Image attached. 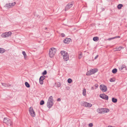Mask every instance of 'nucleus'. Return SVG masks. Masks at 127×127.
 Instances as JSON below:
<instances>
[{
	"label": "nucleus",
	"instance_id": "39",
	"mask_svg": "<svg viewBox=\"0 0 127 127\" xmlns=\"http://www.w3.org/2000/svg\"><path fill=\"white\" fill-rule=\"evenodd\" d=\"M114 37L115 38H120V36H117Z\"/></svg>",
	"mask_w": 127,
	"mask_h": 127
},
{
	"label": "nucleus",
	"instance_id": "20",
	"mask_svg": "<svg viewBox=\"0 0 127 127\" xmlns=\"http://www.w3.org/2000/svg\"><path fill=\"white\" fill-rule=\"evenodd\" d=\"M112 101L114 103H116L117 102V100L116 98L113 97L112 98Z\"/></svg>",
	"mask_w": 127,
	"mask_h": 127
},
{
	"label": "nucleus",
	"instance_id": "45",
	"mask_svg": "<svg viewBox=\"0 0 127 127\" xmlns=\"http://www.w3.org/2000/svg\"><path fill=\"white\" fill-rule=\"evenodd\" d=\"M47 29V28H45V29Z\"/></svg>",
	"mask_w": 127,
	"mask_h": 127
},
{
	"label": "nucleus",
	"instance_id": "35",
	"mask_svg": "<svg viewBox=\"0 0 127 127\" xmlns=\"http://www.w3.org/2000/svg\"><path fill=\"white\" fill-rule=\"evenodd\" d=\"M93 125L92 123H90L89 124V126L90 127H92L93 126Z\"/></svg>",
	"mask_w": 127,
	"mask_h": 127
},
{
	"label": "nucleus",
	"instance_id": "5",
	"mask_svg": "<svg viewBox=\"0 0 127 127\" xmlns=\"http://www.w3.org/2000/svg\"><path fill=\"white\" fill-rule=\"evenodd\" d=\"M98 70L97 69H94L90 70V72H88L86 73L87 75H90L91 74L95 73L97 72Z\"/></svg>",
	"mask_w": 127,
	"mask_h": 127
},
{
	"label": "nucleus",
	"instance_id": "14",
	"mask_svg": "<svg viewBox=\"0 0 127 127\" xmlns=\"http://www.w3.org/2000/svg\"><path fill=\"white\" fill-rule=\"evenodd\" d=\"M103 113H105L108 112L109 110L107 108H102Z\"/></svg>",
	"mask_w": 127,
	"mask_h": 127
},
{
	"label": "nucleus",
	"instance_id": "10",
	"mask_svg": "<svg viewBox=\"0 0 127 127\" xmlns=\"http://www.w3.org/2000/svg\"><path fill=\"white\" fill-rule=\"evenodd\" d=\"M46 77L44 75L40 77L39 79V82L40 84L41 85L43 84V80Z\"/></svg>",
	"mask_w": 127,
	"mask_h": 127
},
{
	"label": "nucleus",
	"instance_id": "37",
	"mask_svg": "<svg viewBox=\"0 0 127 127\" xmlns=\"http://www.w3.org/2000/svg\"><path fill=\"white\" fill-rule=\"evenodd\" d=\"M61 36L62 37H64L65 36V35L64 33H62L61 34Z\"/></svg>",
	"mask_w": 127,
	"mask_h": 127
},
{
	"label": "nucleus",
	"instance_id": "18",
	"mask_svg": "<svg viewBox=\"0 0 127 127\" xmlns=\"http://www.w3.org/2000/svg\"><path fill=\"white\" fill-rule=\"evenodd\" d=\"M2 85L5 87H8L10 86V85L8 84H6L5 83H1Z\"/></svg>",
	"mask_w": 127,
	"mask_h": 127
},
{
	"label": "nucleus",
	"instance_id": "7",
	"mask_svg": "<svg viewBox=\"0 0 127 127\" xmlns=\"http://www.w3.org/2000/svg\"><path fill=\"white\" fill-rule=\"evenodd\" d=\"M30 114L32 117H34L35 116V112L34 111L32 108L31 107L29 109Z\"/></svg>",
	"mask_w": 127,
	"mask_h": 127
},
{
	"label": "nucleus",
	"instance_id": "44",
	"mask_svg": "<svg viewBox=\"0 0 127 127\" xmlns=\"http://www.w3.org/2000/svg\"><path fill=\"white\" fill-rule=\"evenodd\" d=\"M108 127H113L111 126H109Z\"/></svg>",
	"mask_w": 127,
	"mask_h": 127
},
{
	"label": "nucleus",
	"instance_id": "4",
	"mask_svg": "<svg viewBox=\"0 0 127 127\" xmlns=\"http://www.w3.org/2000/svg\"><path fill=\"white\" fill-rule=\"evenodd\" d=\"M3 122L8 125L11 126L12 125V120L8 118H4L3 120Z\"/></svg>",
	"mask_w": 127,
	"mask_h": 127
},
{
	"label": "nucleus",
	"instance_id": "1",
	"mask_svg": "<svg viewBox=\"0 0 127 127\" xmlns=\"http://www.w3.org/2000/svg\"><path fill=\"white\" fill-rule=\"evenodd\" d=\"M53 99L52 96H50L48 99L47 103V106L48 108H50L53 105Z\"/></svg>",
	"mask_w": 127,
	"mask_h": 127
},
{
	"label": "nucleus",
	"instance_id": "31",
	"mask_svg": "<svg viewBox=\"0 0 127 127\" xmlns=\"http://www.w3.org/2000/svg\"><path fill=\"white\" fill-rule=\"evenodd\" d=\"M72 81V80L70 78H69L67 80L68 82L69 83H70Z\"/></svg>",
	"mask_w": 127,
	"mask_h": 127
},
{
	"label": "nucleus",
	"instance_id": "23",
	"mask_svg": "<svg viewBox=\"0 0 127 127\" xmlns=\"http://www.w3.org/2000/svg\"><path fill=\"white\" fill-rule=\"evenodd\" d=\"M16 2H14L13 3H10V6L11 7H12L14 6L16 4Z\"/></svg>",
	"mask_w": 127,
	"mask_h": 127
},
{
	"label": "nucleus",
	"instance_id": "30",
	"mask_svg": "<svg viewBox=\"0 0 127 127\" xmlns=\"http://www.w3.org/2000/svg\"><path fill=\"white\" fill-rule=\"evenodd\" d=\"M122 48H122V47H117V48H116V50L117 51H120Z\"/></svg>",
	"mask_w": 127,
	"mask_h": 127
},
{
	"label": "nucleus",
	"instance_id": "28",
	"mask_svg": "<svg viewBox=\"0 0 127 127\" xmlns=\"http://www.w3.org/2000/svg\"><path fill=\"white\" fill-rule=\"evenodd\" d=\"M92 106V105L91 103H88L87 102V104L86 107H91Z\"/></svg>",
	"mask_w": 127,
	"mask_h": 127
},
{
	"label": "nucleus",
	"instance_id": "13",
	"mask_svg": "<svg viewBox=\"0 0 127 127\" xmlns=\"http://www.w3.org/2000/svg\"><path fill=\"white\" fill-rule=\"evenodd\" d=\"M71 39L70 38H66L64 40L63 42L65 43H69L70 41H71Z\"/></svg>",
	"mask_w": 127,
	"mask_h": 127
},
{
	"label": "nucleus",
	"instance_id": "12",
	"mask_svg": "<svg viewBox=\"0 0 127 127\" xmlns=\"http://www.w3.org/2000/svg\"><path fill=\"white\" fill-rule=\"evenodd\" d=\"M73 5V3H68L65 7V11L67 10L68 9L71 8L72 6Z\"/></svg>",
	"mask_w": 127,
	"mask_h": 127
},
{
	"label": "nucleus",
	"instance_id": "43",
	"mask_svg": "<svg viewBox=\"0 0 127 127\" xmlns=\"http://www.w3.org/2000/svg\"><path fill=\"white\" fill-rule=\"evenodd\" d=\"M91 89L92 90H93L94 89V87H92Z\"/></svg>",
	"mask_w": 127,
	"mask_h": 127
},
{
	"label": "nucleus",
	"instance_id": "27",
	"mask_svg": "<svg viewBox=\"0 0 127 127\" xmlns=\"http://www.w3.org/2000/svg\"><path fill=\"white\" fill-rule=\"evenodd\" d=\"M82 53L80 52L79 54L78 58L80 59L82 57Z\"/></svg>",
	"mask_w": 127,
	"mask_h": 127
},
{
	"label": "nucleus",
	"instance_id": "2",
	"mask_svg": "<svg viewBox=\"0 0 127 127\" xmlns=\"http://www.w3.org/2000/svg\"><path fill=\"white\" fill-rule=\"evenodd\" d=\"M61 53L63 56L64 60L66 61H67L69 59V55L67 53L64 51H62Z\"/></svg>",
	"mask_w": 127,
	"mask_h": 127
},
{
	"label": "nucleus",
	"instance_id": "41",
	"mask_svg": "<svg viewBox=\"0 0 127 127\" xmlns=\"http://www.w3.org/2000/svg\"><path fill=\"white\" fill-rule=\"evenodd\" d=\"M95 86L96 87L95 89L96 88L98 87V85L97 84H95Z\"/></svg>",
	"mask_w": 127,
	"mask_h": 127
},
{
	"label": "nucleus",
	"instance_id": "40",
	"mask_svg": "<svg viewBox=\"0 0 127 127\" xmlns=\"http://www.w3.org/2000/svg\"><path fill=\"white\" fill-rule=\"evenodd\" d=\"M98 55H96L95 57V59H96L98 57Z\"/></svg>",
	"mask_w": 127,
	"mask_h": 127
},
{
	"label": "nucleus",
	"instance_id": "11",
	"mask_svg": "<svg viewBox=\"0 0 127 127\" xmlns=\"http://www.w3.org/2000/svg\"><path fill=\"white\" fill-rule=\"evenodd\" d=\"M100 90L103 92H105L107 91L106 87L104 85H100Z\"/></svg>",
	"mask_w": 127,
	"mask_h": 127
},
{
	"label": "nucleus",
	"instance_id": "29",
	"mask_svg": "<svg viewBox=\"0 0 127 127\" xmlns=\"http://www.w3.org/2000/svg\"><path fill=\"white\" fill-rule=\"evenodd\" d=\"M87 102H84L82 103V105L83 106L86 107Z\"/></svg>",
	"mask_w": 127,
	"mask_h": 127
},
{
	"label": "nucleus",
	"instance_id": "17",
	"mask_svg": "<svg viewBox=\"0 0 127 127\" xmlns=\"http://www.w3.org/2000/svg\"><path fill=\"white\" fill-rule=\"evenodd\" d=\"M93 40L95 41H97L99 40V37L97 36L94 37Z\"/></svg>",
	"mask_w": 127,
	"mask_h": 127
},
{
	"label": "nucleus",
	"instance_id": "38",
	"mask_svg": "<svg viewBox=\"0 0 127 127\" xmlns=\"http://www.w3.org/2000/svg\"><path fill=\"white\" fill-rule=\"evenodd\" d=\"M61 100V99L60 98H58L57 99V101H60Z\"/></svg>",
	"mask_w": 127,
	"mask_h": 127
},
{
	"label": "nucleus",
	"instance_id": "26",
	"mask_svg": "<svg viewBox=\"0 0 127 127\" xmlns=\"http://www.w3.org/2000/svg\"><path fill=\"white\" fill-rule=\"evenodd\" d=\"M86 90L85 89H84L83 90V95L85 96L86 95Z\"/></svg>",
	"mask_w": 127,
	"mask_h": 127
},
{
	"label": "nucleus",
	"instance_id": "22",
	"mask_svg": "<svg viewBox=\"0 0 127 127\" xmlns=\"http://www.w3.org/2000/svg\"><path fill=\"white\" fill-rule=\"evenodd\" d=\"M117 71V70L116 68H115L113 69L112 71V72L114 74L116 73Z\"/></svg>",
	"mask_w": 127,
	"mask_h": 127
},
{
	"label": "nucleus",
	"instance_id": "25",
	"mask_svg": "<svg viewBox=\"0 0 127 127\" xmlns=\"http://www.w3.org/2000/svg\"><path fill=\"white\" fill-rule=\"evenodd\" d=\"M25 84L27 88H29L30 87V85L27 82H26L25 83Z\"/></svg>",
	"mask_w": 127,
	"mask_h": 127
},
{
	"label": "nucleus",
	"instance_id": "8",
	"mask_svg": "<svg viewBox=\"0 0 127 127\" xmlns=\"http://www.w3.org/2000/svg\"><path fill=\"white\" fill-rule=\"evenodd\" d=\"M12 33L10 32H5L2 33L1 35V36L3 37H8L9 36L11 35Z\"/></svg>",
	"mask_w": 127,
	"mask_h": 127
},
{
	"label": "nucleus",
	"instance_id": "16",
	"mask_svg": "<svg viewBox=\"0 0 127 127\" xmlns=\"http://www.w3.org/2000/svg\"><path fill=\"white\" fill-rule=\"evenodd\" d=\"M10 3H6L4 6V7L8 9H9L11 8L10 6Z\"/></svg>",
	"mask_w": 127,
	"mask_h": 127
},
{
	"label": "nucleus",
	"instance_id": "6",
	"mask_svg": "<svg viewBox=\"0 0 127 127\" xmlns=\"http://www.w3.org/2000/svg\"><path fill=\"white\" fill-rule=\"evenodd\" d=\"M119 70L122 72L125 71L126 70L127 71V69L126 66L124 65H122L121 66L119 67Z\"/></svg>",
	"mask_w": 127,
	"mask_h": 127
},
{
	"label": "nucleus",
	"instance_id": "33",
	"mask_svg": "<svg viewBox=\"0 0 127 127\" xmlns=\"http://www.w3.org/2000/svg\"><path fill=\"white\" fill-rule=\"evenodd\" d=\"M44 103V102L43 100H41V101L40 102V104L41 105H43Z\"/></svg>",
	"mask_w": 127,
	"mask_h": 127
},
{
	"label": "nucleus",
	"instance_id": "21",
	"mask_svg": "<svg viewBox=\"0 0 127 127\" xmlns=\"http://www.w3.org/2000/svg\"><path fill=\"white\" fill-rule=\"evenodd\" d=\"M123 5L122 4H119L117 6V8L119 9H120L123 6Z\"/></svg>",
	"mask_w": 127,
	"mask_h": 127
},
{
	"label": "nucleus",
	"instance_id": "36",
	"mask_svg": "<svg viewBox=\"0 0 127 127\" xmlns=\"http://www.w3.org/2000/svg\"><path fill=\"white\" fill-rule=\"evenodd\" d=\"M115 38L114 37H112V38H109L108 39V40H112V39H115Z\"/></svg>",
	"mask_w": 127,
	"mask_h": 127
},
{
	"label": "nucleus",
	"instance_id": "3",
	"mask_svg": "<svg viewBox=\"0 0 127 127\" xmlns=\"http://www.w3.org/2000/svg\"><path fill=\"white\" fill-rule=\"evenodd\" d=\"M49 55L51 58L53 57L56 51V49L54 48H52L49 50Z\"/></svg>",
	"mask_w": 127,
	"mask_h": 127
},
{
	"label": "nucleus",
	"instance_id": "42",
	"mask_svg": "<svg viewBox=\"0 0 127 127\" xmlns=\"http://www.w3.org/2000/svg\"><path fill=\"white\" fill-rule=\"evenodd\" d=\"M61 85L60 83H59V85H58V87H59Z\"/></svg>",
	"mask_w": 127,
	"mask_h": 127
},
{
	"label": "nucleus",
	"instance_id": "15",
	"mask_svg": "<svg viewBox=\"0 0 127 127\" xmlns=\"http://www.w3.org/2000/svg\"><path fill=\"white\" fill-rule=\"evenodd\" d=\"M102 108H98L97 110V112L99 113H102Z\"/></svg>",
	"mask_w": 127,
	"mask_h": 127
},
{
	"label": "nucleus",
	"instance_id": "9",
	"mask_svg": "<svg viewBox=\"0 0 127 127\" xmlns=\"http://www.w3.org/2000/svg\"><path fill=\"white\" fill-rule=\"evenodd\" d=\"M99 96L101 98L106 100H108V96L104 94H100Z\"/></svg>",
	"mask_w": 127,
	"mask_h": 127
},
{
	"label": "nucleus",
	"instance_id": "32",
	"mask_svg": "<svg viewBox=\"0 0 127 127\" xmlns=\"http://www.w3.org/2000/svg\"><path fill=\"white\" fill-rule=\"evenodd\" d=\"M115 81V79L114 78H111L110 79V81L111 82H114Z\"/></svg>",
	"mask_w": 127,
	"mask_h": 127
},
{
	"label": "nucleus",
	"instance_id": "24",
	"mask_svg": "<svg viewBox=\"0 0 127 127\" xmlns=\"http://www.w3.org/2000/svg\"><path fill=\"white\" fill-rule=\"evenodd\" d=\"M22 54L24 56V58L25 59H26L27 58V56L26 54L25 51H23L22 52Z\"/></svg>",
	"mask_w": 127,
	"mask_h": 127
},
{
	"label": "nucleus",
	"instance_id": "34",
	"mask_svg": "<svg viewBox=\"0 0 127 127\" xmlns=\"http://www.w3.org/2000/svg\"><path fill=\"white\" fill-rule=\"evenodd\" d=\"M47 73V71L46 70H45L42 73V74L44 75L46 74Z\"/></svg>",
	"mask_w": 127,
	"mask_h": 127
},
{
	"label": "nucleus",
	"instance_id": "19",
	"mask_svg": "<svg viewBox=\"0 0 127 127\" xmlns=\"http://www.w3.org/2000/svg\"><path fill=\"white\" fill-rule=\"evenodd\" d=\"M5 51V50L4 49L2 48H0V53H2L4 52Z\"/></svg>",
	"mask_w": 127,
	"mask_h": 127
}]
</instances>
